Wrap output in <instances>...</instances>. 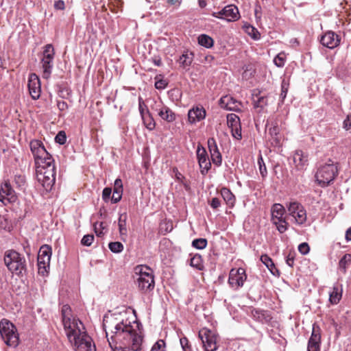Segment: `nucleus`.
<instances>
[{"label": "nucleus", "mask_w": 351, "mask_h": 351, "mask_svg": "<svg viewBox=\"0 0 351 351\" xmlns=\"http://www.w3.org/2000/svg\"><path fill=\"white\" fill-rule=\"evenodd\" d=\"M258 165L259 166V170H260V173H261V176L263 177H265L267 172L266 166L263 161L262 156H260V157L258 159Z\"/></svg>", "instance_id": "09e8293b"}, {"label": "nucleus", "mask_w": 351, "mask_h": 351, "mask_svg": "<svg viewBox=\"0 0 351 351\" xmlns=\"http://www.w3.org/2000/svg\"><path fill=\"white\" fill-rule=\"evenodd\" d=\"M221 195L224 201L230 206H233L235 203V197L230 189L227 188H222L221 190Z\"/></svg>", "instance_id": "c85d7f7f"}, {"label": "nucleus", "mask_w": 351, "mask_h": 351, "mask_svg": "<svg viewBox=\"0 0 351 351\" xmlns=\"http://www.w3.org/2000/svg\"><path fill=\"white\" fill-rule=\"evenodd\" d=\"M346 239L351 241V228H349L346 232Z\"/></svg>", "instance_id": "774afa93"}, {"label": "nucleus", "mask_w": 351, "mask_h": 351, "mask_svg": "<svg viewBox=\"0 0 351 351\" xmlns=\"http://www.w3.org/2000/svg\"><path fill=\"white\" fill-rule=\"evenodd\" d=\"M55 140L57 143H60V145H63L65 143L66 137L64 132L60 131L56 135Z\"/></svg>", "instance_id": "5fc2aeb1"}, {"label": "nucleus", "mask_w": 351, "mask_h": 351, "mask_svg": "<svg viewBox=\"0 0 351 351\" xmlns=\"http://www.w3.org/2000/svg\"><path fill=\"white\" fill-rule=\"evenodd\" d=\"M147 102L149 104L150 109L152 111L157 112L158 114L162 110V108L164 106V104L160 99H148Z\"/></svg>", "instance_id": "e433bc0d"}, {"label": "nucleus", "mask_w": 351, "mask_h": 351, "mask_svg": "<svg viewBox=\"0 0 351 351\" xmlns=\"http://www.w3.org/2000/svg\"><path fill=\"white\" fill-rule=\"evenodd\" d=\"M212 16L227 21H235L239 18V12L235 5H228L219 12H213Z\"/></svg>", "instance_id": "ddd939ff"}, {"label": "nucleus", "mask_w": 351, "mask_h": 351, "mask_svg": "<svg viewBox=\"0 0 351 351\" xmlns=\"http://www.w3.org/2000/svg\"><path fill=\"white\" fill-rule=\"evenodd\" d=\"M107 225L104 222L95 223L94 224V230L96 234L99 237L104 234L103 230L106 229Z\"/></svg>", "instance_id": "c03bdc74"}, {"label": "nucleus", "mask_w": 351, "mask_h": 351, "mask_svg": "<svg viewBox=\"0 0 351 351\" xmlns=\"http://www.w3.org/2000/svg\"><path fill=\"white\" fill-rule=\"evenodd\" d=\"M122 194H123V193L113 192L112 196V202L113 203L119 202L121 199Z\"/></svg>", "instance_id": "e2e57ef3"}, {"label": "nucleus", "mask_w": 351, "mask_h": 351, "mask_svg": "<svg viewBox=\"0 0 351 351\" xmlns=\"http://www.w3.org/2000/svg\"><path fill=\"white\" fill-rule=\"evenodd\" d=\"M112 193V189L110 188L106 187L103 190L102 197L104 200L107 201L109 199Z\"/></svg>", "instance_id": "bf43d9fd"}, {"label": "nucleus", "mask_w": 351, "mask_h": 351, "mask_svg": "<svg viewBox=\"0 0 351 351\" xmlns=\"http://www.w3.org/2000/svg\"><path fill=\"white\" fill-rule=\"evenodd\" d=\"M27 86L32 98L35 100L38 99L40 96L41 88L40 79L36 74L29 75Z\"/></svg>", "instance_id": "f3484780"}, {"label": "nucleus", "mask_w": 351, "mask_h": 351, "mask_svg": "<svg viewBox=\"0 0 351 351\" xmlns=\"http://www.w3.org/2000/svg\"><path fill=\"white\" fill-rule=\"evenodd\" d=\"M342 296L341 286L335 285L332 291L329 294V300L332 304H337L340 301Z\"/></svg>", "instance_id": "bb28decb"}, {"label": "nucleus", "mask_w": 351, "mask_h": 351, "mask_svg": "<svg viewBox=\"0 0 351 351\" xmlns=\"http://www.w3.org/2000/svg\"><path fill=\"white\" fill-rule=\"evenodd\" d=\"M298 250L302 254H307L309 252L310 247L307 243H302L299 245Z\"/></svg>", "instance_id": "4d7b16f0"}, {"label": "nucleus", "mask_w": 351, "mask_h": 351, "mask_svg": "<svg viewBox=\"0 0 351 351\" xmlns=\"http://www.w3.org/2000/svg\"><path fill=\"white\" fill-rule=\"evenodd\" d=\"M14 191L12 189L10 182L5 181L1 185L0 188V200L3 202L7 199L9 202H14L16 199Z\"/></svg>", "instance_id": "412c9836"}, {"label": "nucleus", "mask_w": 351, "mask_h": 351, "mask_svg": "<svg viewBox=\"0 0 351 351\" xmlns=\"http://www.w3.org/2000/svg\"><path fill=\"white\" fill-rule=\"evenodd\" d=\"M54 8L56 10H62L64 9V2L62 0H58L55 2L54 3Z\"/></svg>", "instance_id": "69168bd1"}, {"label": "nucleus", "mask_w": 351, "mask_h": 351, "mask_svg": "<svg viewBox=\"0 0 351 351\" xmlns=\"http://www.w3.org/2000/svg\"><path fill=\"white\" fill-rule=\"evenodd\" d=\"M167 86V82L165 80L162 78L156 77L155 87L156 89L162 90Z\"/></svg>", "instance_id": "8fccbe9b"}, {"label": "nucleus", "mask_w": 351, "mask_h": 351, "mask_svg": "<svg viewBox=\"0 0 351 351\" xmlns=\"http://www.w3.org/2000/svg\"><path fill=\"white\" fill-rule=\"evenodd\" d=\"M180 342L184 351H191V346L189 345V340L187 339V338H181Z\"/></svg>", "instance_id": "13d9d810"}, {"label": "nucleus", "mask_w": 351, "mask_h": 351, "mask_svg": "<svg viewBox=\"0 0 351 351\" xmlns=\"http://www.w3.org/2000/svg\"><path fill=\"white\" fill-rule=\"evenodd\" d=\"M286 206L280 204H274L271 207V221L280 233H284L288 228V223L285 217Z\"/></svg>", "instance_id": "6e6552de"}, {"label": "nucleus", "mask_w": 351, "mask_h": 351, "mask_svg": "<svg viewBox=\"0 0 351 351\" xmlns=\"http://www.w3.org/2000/svg\"><path fill=\"white\" fill-rule=\"evenodd\" d=\"M141 118L144 125L148 130H152L155 128L156 123L149 109H147L146 114L142 116Z\"/></svg>", "instance_id": "c756f323"}, {"label": "nucleus", "mask_w": 351, "mask_h": 351, "mask_svg": "<svg viewBox=\"0 0 351 351\" xmlns=\"http://www.w3.org/2000/svg\"><path fill=\"white\" fill-rule=\"evenodd\" d=\"M261 260L274 275H275V271L278 272V270L276 269L272 260L267 255H262Z\"/></svg>", "instance_id": "f704fd0d"}, {"label": "nucleus", "mask_w": 351, "mask_h": 351, "mask_svg": "<svg viewBox=\"0 0 351 351\" xmlns=\"http://www.w3.org/2000/svg\"><path fill=\"white\" fill-rule=\"evenodd\" d=\"M219 105L222 108L231 111H240L241 103L230 95H225L219 100Z\"/></svg>", "instance_id": "a211bd4d"}, {"label": "nucleus", "mask_w": 351, "mask_h": 351, "mask_svg": "<svg viewBox=\"0 0 351 351\" xmlns=\"http://www.w3.org/2000/svg\"><path fill=\"white\" fill-rule=\"evenodd\" d=\"M206 117V110L203 108L195 107L189 110L188 121L190 123L194 124Z\"/></svg>", "instance_id": "5701e85b"}, {"label": "nucleus", "mask_w": 351, "mask_h": 351, "mask_svg": "<svg viewBox=\"0 0 351 351\" xmlns=\"http://www.w3.org/2000/svg\"><path fill=\"white\" fill-rule=\"evenodd\" d=\"M245 32L254 40H258L261 37L259 32L253 26L247 25L244 26Z\"/></svg>", "instance_id": "4c0bfd02"}, {"label": "nucleus", "mask_w": 351, "mask_h": 351, "mask_svg": "<svg viewBox=\"0 0 351 351\" xmlns=\"http://www.w3.org/2000/svg\"><path fill=\"white\" fill-rule=\"evenodd\" d=\"M197 158L200 167L201 173L205 175L210 169L211 163L206 149L200 145L197 148Z\"/></svg>", "instance_id": "dca6fc26"}, {"label": "nucleus", "mask_w": 351, "mask_h": 351, "mask_svg": "<svg viewBox=\"0 0 351 351\" xmlns=\"http://www.w3.org/2000/svg\"><path fill=\"white\" fill-rule=\"evenodd\" d=\"M4 263L8 270L16 275L21 274L25 270V259L16 251H7L4 256Z\"/></svg>", "instance_id": "0eeeda50"}, {"label": "nucleus", "mask_w": 351, "mask_h": 351, "mask_svg": "<svg viewBox=\"0 0 351 351\" xmlns=\"http://www.w3.org/2000/svg\"><path fill=\"white\" fill-rule=\"evenodd\" d=\"M57 106L60 111H64L68 108V105L64 101H58Z\"/></svg>", "instance_id": "0e129e2a"}, {"label": "nucleus", "mask_w": 351, "mask_h": 351, "mask_svg": "<svg viewBox=\"0 0 351 351\" xmlns=\"http://www.w3.org/2000/svg\"><path fill=\"white\" fill-rule=\"evenodd\" d=\"M275 65L278 67H282L285 63V55L283 53L278 54L274 59Z\"/></svg>", "instance_id": "a18cd8bd"}, {"label": "nucleus", "mask_w": 351, "mask_h": 351, "mask_svg": "<svg viewBox=\"0 0 351 351\" xmlns=\"http://www.w3.org/2000/svg\"><path fill=\"white\" fill-rule=\"evenodd\" d=\"M337 173V164L328 160L327 162L318 167L315 174L316 181L320 186H326L335 180Z\"/></svg>", "instance_id": "7ed1b4c3"}, {"label": "nucleus", "mask_w": 351, "mask_h": 351, "mask_svg": "<svg viewBox=\"0 0 351 351\" xmlns=\"http://www.w3.org/2000/svg\"><path fill=\"white\" fill-rule=\"evenodd\" d=\"M251 315L254 319L261 322H267L270 319L268 313L263 310L253 309L251 311Z\"/></svg>", "instance_id": "cd10ccee"}, {"label": "nucleus", "mask_w": 351, "mask_h": 351, "mask_svg": "<svg viewBox=\"0 0 351 351\" xmlns=\"http://www.w3.org/2000/svg\"><path fill=\"white\" fill-rule=\"evenodd\" d=\"M246 278L244 269H232L229 274L228 283L232 288L238 289L243 285Z\"/></svg>", "instance_id": "4468645a"}, {"label": "nucleus", "mask_w": 351, "mask_h": 351, "mask_svg": "<svg viewBox=\"0 0 351 351\" xmlns=\"http://www.w3.org/2000/svg\"><path fill=\"white\" fill-rule=\"evenodd\" d=\"M126 220H127V215L126 213L121 214L119 218V233L121 236L127 235V228H126Z\"/></svg>", "instance_id": "473e14b6"}, {"label": "nucleus", "mask_w": 351, "mask_h": 351, "mask_svg": "<svg viewBox=\"0 0 351 351\" xmlns=\"http://www.w3.org/2000/svg\"><path fill=\"white\" fill-rule=\"evenodd\" d=\"M192 56V53L182 54L179 59V64H180V66H182L185 69H188L193 61Z\"/></svg>", "instance_id": "72a5a7b5"}, {"label": "nucleus", "mask_w": 351, "mask_h": 351, "mask_svg": "<svg viewBox=\"0 0 351 351\" xmlns=\"http://www.w3.org/2000/svg\"><path fill=\"white\" fill-rule=\"evenodd\" d=\"M51 256V249L49 245H43L38 254V274L45 276L48 274Z\"/></svg>", "instance_id": "9b49d317"}, {"label": "nucleus", "mask_w": 351, "mask_h": 351, "mask_svg": "<svg viewBox=\"0 0 351 351\" xmlns=\"http://www.w3.org/2000/svg\"><path fill=\"white\" fill-rule=\"evenodd\" d=\"M208 147L213 162L217 166L221 165L222 162V156L219 152L216 141L214 138H208Z\"/></svg>", "instance_id": "6ab92c4d"}, {"label": "nucleus", "mask_w": 351, "mask_h": 351, "mask_svg": "<svg viewBox=\"0 0 351 351\" xmlns=\"http://www.w3.org/2000/svg\"><path fill=\"white\" fill-rule=\"evenodd\" d=\"M230 130H231L232 136L234 138H236L237 140H241L242 138L241 124L237 125V126H235V127L231 128Z\"/></svg>", "instance_id": "49530a36"}, {"label": "nucleus", "mask_w": 351, "mask_h": 351, "mask_svg": "<svg viewBox=\"0 0 351 351\" xmlns=\"http://www.w3.org/2000/svg\"><path fill=\"white\" fill-rule=\"evenodd\" d=\"M266 105H267V99L264 97H261L258 98L257 100H254V108H263Z\"/></svg>", "instance_id": "603ef678"}, {"label": "nucleus", "mask_w": 351, "mask_h": 351, "mask_svg": "<svg viewBox=\"0 0 351 351\" xmlns=\"http://www.w3.org/2000/svg\"><path fill=\"white\" fill-rule=\"evenodd\" d=\"M190 265L194 268L201 270L203 267L202 256L199 254L194 255L191 258Z\"/></svg>", "instance_id": "58836bf2"}, {"label": "nucleus", "mask_w": 351, "mask_h": 351, "mask_svg": "<svg viewBox=\"0 0 351 351\" xmlns=\"http://www.w3.org/2000/svg\"><path fill=\"white\" fill-rule=\"evenodd\" d=\"M36 178L38 182L41 184L46 192L50 191L52 189L55 184L56 177L36 173Z\"/></svg>", "instance_id": "393cba45"}, {"label": "nucleus", "mask_w": 351, "mask_h": 351, "mask_svg": "<svg viewBox=\"0 0 351 351\" xmlns=\"http://www.w3.org/2000/svg\"><path fill=\"white\" fill-rule=\"evenodd\" d=\"M62 317L66 335L76 351H96L92 339L85 331L84 324L78 319L73 317L69 305L62 308Z\"/></svg>", "instance_id": "f03ea898"}, {"label": "nucleus", "mask_w": 351, "mask_h": 351, "mask_svg": "<svg viewBox=\"0 0 351 351\" xmlns=\"http://www.w3.org/2000/svg\"><path fill=\"white\" fill-rule=\"evenodd\" d=\"M31 152L34 156L35 164L42 165L48 159H53L47 152L43 143L38 140H32L29 144Z\"/></svg>", "instance_id": "9d476101"}, {"label": "nucleus", "mask_w": 351, "mask_h": 351, "mask_svg": "<svg viewBox=\"0 0 351 351\" xmlns=\"http://www.w3.org/2000/svg\"><path fill=\"white\" fill-rule=\"evenodd\" d=\"M293 160L298 170H303L308 165V154L302 150H296L293 154Z\"/></svg>", "instance_id": "4be33fe9"}, {"label": "nucleus", "mask_w": 351, "mask_h": 351, "mask_svg": "<svg viewBox=\"0 0 351 351\" xmlns=\"http://www.w3.org/2000/svg\"><path fill=\"white\" fill-rule=\"evenodd\" d=\"M113 192L123 193V184L121 179L117 178L115 180Z\"/></svg>", "instance_id": "6e6d98bb"}, {"label": "nucleus", "mask_w": 351, "mask_h": 351, "mask_svg": "<svg viewBox=\"0 0 351 351\" xmlns=\"http://www.w3.org/2000/svg\"><path fill=\"white\" fill-rule=\"evenodd\" d=\"M210 205L213 209H217L220 206L221 202L217 197H214L211 199Z\"/></svg>", "instance_id": "052dcab7"}, {"label": "nucleus", "mask_w": 351, "mask_h": 351, "mask_svg": "<svg viewBox=\"0 0 351 351\" xmlns=\"http://www.w3.org/2000/svg\"><path fill=\"white\" fill-rule=\"evenodd\" d=\"M197 40L198 43L206 48H210L213 46L214 41L213 38L206 34L199 35Z\"/></svg>", "instance_id": "2f4dec72"}, {"label": "nucleus", "mask_w": 351, "mask_h": 351, "mask_svg": "<svg viewBox=\"0 0 351 351\" xmlns=\"http://www.w3.org/2000/svg\"><path fill=\"white\" fill-rule=\"evenodd\" d=\"M147 109H148V108H147V106L145 104L143 99L141 97H139L138 98V110H139V112H140L141 117L144 116L146 114Z\"/></svg>", "instance_id": "864d4df0"}, {"label": "nucleus", "mask_w": 351, "mask_h": 351, "mask_svg": "<svg viewBox=\"0 0 351 351\" xmlns=\"http://www.w3.org/2000/svg\"><path fill=\"white\" fill-rule=\"evenodd\" d=\"M286 263L289 267H293L294 264V257L291 254H289L286 258Z\"/></svg>", "instance_id": "338daca9"}, {"label": "nucleus", "mask_w": 351, "mask_h": 351, "mask_svg": "<svg viewBox=\"0 0 351 351\" xmlns=\"http://www.w3.org/2000/svg\"><path fill=\"white\" fill-rule=\"evenodd\" d=\"M192 245L197 249L203 250L207 245V240L206 239H196L193 241Z\"/></svg>", "instance_id": "79ce46f5"}, {"label": "nucleus", "mask_w": 351, "mask_h": 351, "mask_svg": "<svg viewBox=\"0 0 351 351\" xmlns=\"http://www.w3.org/2000/svg\"><path fill=\"white\" fill-rule=\"evenodd\" d=\"M289 83L285 80H283L281 84V93L280 95V97L281 98L282 101L286 98Z\"/></svg>", "instance_id": "de8ad7c7"}, {"label": "nucleus", "mask_w": 351, "mask_h": 351, "mask_svg": "<svg viewBox=\"0 0 351 351\" xmlns=\"http://www.w3.org/2000/svg\"><path fill=\"white\" fill-rule=\"evenodd\" d=\"M351 264V254H346L339 261V269L343 273L346 274L347 268Z\"/></svg>", "instance_id": "7c9ffc66"}, {"label": "nucleus", "mask_w": 351, "mask_h": 351, "mask_svg": "<svg viewBox=\"0 0 351 351\" xmlns=\"http://www.w3.org/2000/svg\"><path fill=\"white\" fill-rule=\"evenodd\" d=\"M94 240V236L93 234H86L84 235L81 241V243L83 245L90 246Z\"/></svg>", "instance_id": "3c124183"}, {"label": "nucleus", "mask_w": 351, "mask_h": 351, "mask_svg": "<svg viewBox=\"0 0 351 351\" xmlns=\"http://www.w3.org/2000/svg\"><path fill=\"white\" fill-rule=\"evenodd\" d=\"M227 124L230 129L241 124L240 118L235 114L231 113L227 115Z\"/></svg>", "instance_id": "c9c22d12"}, {"label": "nucleus", "mask_w": 351, "mask_h": 351, "mask_svg": "<svg viewBox=\"0 0 351 351\" xmlns=\"http://www.w3.org/2000/svg\"><path fill=\"white\" fill-rule=\"evenodd\" d=\"M285 206L287 219L298 226H302L306 222V210L301 203L297 201H290L285 203Z\"/></svg>", "instance_id": "39448f33"}, {"label": "nucleus", "mask_w": 351, "mask_h": 351, "mask_svg": "<svg viewBox=\"0 0 351 351\" xmlns=\"http://www.w3.org/2000/svg\"><path fill=\"white\" fill-rule=\"evenodd\" d=\"M125 314L119 313L104 317L103 326L109 345L114 351H141V332L125 319Z\"/></svg>", "instance_id": "f257e3e1"}, {"label": "nucleus", "mask_w": 351, "mask_h": 351, "mask_svg": "<svg viewBox=\"0 0 351 351\" xmlns=\"http://www.w3.org/2000/svg\"><path fill=\"white\" fill-rule=\"evenodd\" d=\"M54 56L55 51L52 45H45L40 62L43 69V77L45 79H49L51 76L53 67Z\"/></svg>", "instance_id": "1a4fd4ad"}, {"label": "nucleus", "mask_w": 351, "mask_h": 351, "mask_svg": "<svg viewBox=\"0 0 351 351\" xmlns=\"http://www.w3.org/2000/svg\"><path fill=\"white\" fill-rule=\"evenodd\" d=\"M36 173L56 177V167L53 159H48L42 165H36Z\"/></svg>", "instance_id": "aec40b11"}, {"label": "nucleus", "mask_w": 351, "mask_h": 351, "mask_svg": "<svg viewBox=\"0 0 351 351\" xmlns=\"http://www.w3.org/2000/svg\"><path fill=\"white\" fill-rule=\"evenodd\" d=\"M199 337L201 339L206 351H215L217 349V337L210 330L203 328L199 332Z\"/></svg>", "instance_id": "f8f14e48"}, {"label": "nucleus", "mask_w": 351, "mask_h": 351, "mask_svg": "<svg viewBox=\"0 0 351 351\" xmlns=\"http://www.w3.org/2000/svg\"><path fill=\"white\" fill-rule=\"evenodd\" d=\"M321 328L313 324L311 335L308 341L307 351H320Z\"/></svg>", "instance_id": "2eb2a0df"}, {"label": "nucleus", "mask_w": 351, "mask_h": 351, "mask_svg": "<svg viewBox=\"0 0 351 351\" xmlns=\"http://www.w3.org/2000/svg\"><path fill=\"white\" fill-rule=\"evenodd\" d=\"M14 182L18 189L21 190H23L25 189L26 185V180L25 176L21 174L15 175Z\"/></svg>", "instance_id": "ea45409f"}, {"label": "nucleus", "mask_w": 351, "mask_h": 351, "mask_svg": "<svg viewBox=\"0 0 351 351\" xmlns=\"http://www.w3.org/2000/svg\"><path fill=\"white\" fill-rule=\"evenodd\" d=\"M343 128L346 130H348L351 128V118L349 115H348L346 119L343 121Z\"/></svg>", "instance_id": "680f3d73"}, {"label": "nucleus", "mask_w": 351, "mask_h": 351, "mask_svg": "<svg viewBox=\"0 0 351 351\" xmlns=\"http://www.w3.org/2000/svg\"><path fill=\"white\" fill-rule=\"evenodd\" d=\"M108 247L111 252L114 253H119L123 251V245L121 242H111L108 245Z\"/></svg>", "instance_id": "a19ab883"}, {"label": "nucleus", "mask_w": 351, "mask_h": 351, "mask_svg": "<svg viewBox=\"0 0 351 351\" xmlns=\"http://www.w3.org/2000/svg\"><path fill=\"white\" fill-rule=\"evenodd\" d=\"M0 334L4 343L10 347L16 348L19 343V335L15 326L3 319L0 322Z\"/></svg>", "instance_id": "423d86ee"}, {"label": "nucleus", "mask_w": 351, "mask_h": 351, "mask_svg": "<svg viewBox=\"0 0 351 351\" xmlns=\"http://www.w3.org/2000/svg\"><path fill=\"white\" fill-rule=\"evenodd\" d=\"M135 274L138 289L143 292L151 291L155 286L154 277L152 269L145 265L135 267Z\"/></svg>", "instance_id": "20e7f679"}, {"label": "nucleus", "mask_w": 351, "mask_h": 351, "mask_svg": "<svg viewBox=\"0 0 351 351\" xmlns=\"http://www.w3.org/2000/svg\"><path fill=\"white\" fill-rule=\"evenodd\" d=\"M158 115L167 122H173L176 120V114L167 106L164 105Z\"/></svg>", "instance_id": "a878e982"}, {"label": "nucleus", "mask_w": 351, "mask_h": 351, "mask_svg": "<svg viewBox=\"0 0 351 351\" xmlns=\"http://www.w3.org/2000/svg\"><path fill=\"white\" fill-rule=\"evenodd\" d=\"M320 42L324 46L333 49L339 45V39L334 32H328L322 36Z\"/></svg>", "instance_id": "b1692460"}, {"label": "nucleus", "mask_w": 351, "mask_h": 351, "mask_svg": "<svg viewBox=\"0 0 351 351\" xmlns=\"http://www.w3.org/2000/svg\"><path fill=\"white\" fill-rule=\"evenodd\" d=\"M150 351H167L165 342L162 340H158L152 346Z\"/></svg>", "instance_id": "37998d69"}]
</instances>
